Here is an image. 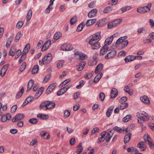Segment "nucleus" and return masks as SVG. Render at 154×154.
Segmentation results:
<instances>
[{
  "instance_id": "f704fd0d",
  "label": "nucleus",
  "mask_w": 154,
  "mask_h": 154,
  "mask_svg": "<svg viewBox=\"0 0 154 154\" xmlns=\"http://www.w3.org/2000/svg\"><path fill=\"white\" fill-rule=\"evenodd\" d=\"M62 36V34L60 32H56L54 36V38L55 40L58 39Z\"/></svg>"
},
{
  "instance_id": "7ed1b4c3",
  "label": "nucleus",
  "mask_w": 154,
  "mask_h": 154,
  "mask_svg": "<svg viewBox=\"0 0 154 154\" xmlns=\"http://www.w3.org/2000/svg\"><path fill=\"white\" fill-rule=\"evenodd\" d=\"M137 116L138 119L143 122L148 121L149 119L148 115L144 111L137 112Z\"/></svg>"
},
{
  "instance_id": "680f3d73",
  "label": "nucleus",
  "mask_w": 154,
  "mask_h": 154,
  "mask_svg": "<svg viewBox=\"0 0 154 154\" xmlns=\"http://www.w3.org/2000/svg\"><path fill=\"white\" fill-rule=\"evenodd\" d=\"M43 44V42L42 40H40L37 44L36 46V48L37 49L40 48L41 47L42 44Z\"/></svg>"
},
{
  "instance_id": "473e14b6",
  "label": "nucleus",
  "mask_w": 154,
  "mask_h": 154,
  "mask_svg": "<svg viewBox=\"0 0 154 154\" xmlns=\"http://www.w3.org/2000/svg\"><path fill=\"white\" fill-rule=\"evenodd\" d=\"M37 117L40 118L41 119H45L48 118V116L47 115L42 114H38L37 115Z\"/></svg>"
},
{
  "instance_id": "4468645a",
  "label": "nucleus",
  "mask_w": 154,
  "mask_h": 154,
  "mask_svg": "<svg viewBox=\"0 0 154 154\" xmlns=\"http://www.w3.org/2000/svg\"><path fill=\"white\" fill-rule=\"evenodd\" d=\"M61 49L63 51H69L72 49V47L69 44H64L61 47Z\"/></svg>"
},
{
  "instance_id": "79ce46f5",
  "label": "nucleus",
  "mask_w": 154,
  "mask_h": 154,
  "mask_svg": "<svg viewBox=\"0 0 154 154\" xmlns=\"http://www.w3.org/2000/svg\"><path fill=\"white\" fill-rule=\"evenodd\" d=\"M77 148L78 149L76 151V152L77 154H80L83 150L82 147L81 145L79 144Z\"/></svg>"
},
{
  "instance_id": "5701e85b",
  "label": "nucleus",
  "mask_w": 154,
  "mask_h": 154,
  "mask_svg": "<svg viewBox=\"0 0 154 154\" xmlns=\"http://www.w3.org/2000/svg\"><path fill=\"white\" fill-rule=\"evenodd\" d=\"M103 68V64L101 63L99 64L96 67L94 72L97 74L100 71L102 70Z\"/></svg>"
},
{
  "instance_id": "ddd939ff",
  "label": "nucleus",
  "mask_w": 154,
  "mask_h": 154,
  "mask_svg": "<svg viewBox=\"0 0 154 154\" xmlns=\"http://www.w3.org/2000/svg\"><path fill=\"white\" fill-rule=\"evenodd\" d=\"M137 146L143 151L145 150L146 149V146L145 144V142L143 141H141L139 143L137 144Z\"/></svg>"
},
{
  "instance_id": "864d4df0",
  "label": "nucleus",
  "mask_w": 154,
  "mask_h": 154,
  "mask_svg": "<svg viewBox=\"0 0 154 154\" xmlns=\"http://www.w3.org/2000/svg\"><path fill=\"white\" fill-rule=\"evenodd\" d=\"M17 108V105L13 106L11 108V111L12 113H14L15 112Z\"/></svg>"
},
{
  "instance_id": "9d476101",
  "label": "nucleus",
  "mask_w": 154,
  "mask_h": 154,
  "mask_svg": "<svg viewBox=\"0 0 154 154\" xmlns=\"http://www.w3.org/2000/svg\"><path fill=\"white\" fill-rule=\"evenodd\" d=\"M138 34L143 33L144 34H146L148 33V30L146 29L144 27L140 28L138 29L137 31Z\"/></svg>"
},
{
  "instance_id": "6e6d98bb",
  "label": "nucleus",
  "mask_w": 154,
  "mask_h": 154,
  "mask_svg": "<svg viewBox=\"0 0 154 154\" xmlns=\"http://www.w3.org/2000/svg\"><path fill=\"white\" fill-rule=\"evenodd\" d=\"M64 93L63 90L61 88V89L59 90L57 92V95L58 96L62 95Z\"/></svg>"
},
{
  "instance_id": "3c124183",
  "label": "nucleus",
  "mask_w": 154,
  "mask_h": 154,
  "mask_svg": "<svg viewBox=\"0 0 154 154\" xmlns=\"http://www.w3.org/2000/svg\"><path fill=\"white\" fill-rule=\"evenodd\" d=\"M128 104L127 103H125L122 104L120 106V108L121 109H124L128 106Z\"/></svg>"
},
{
  "instance_id": "338daca9",
  "label": "nucleus",
  "mask_w": 154,
  "mask_h": 154,
  "mask_svg": "<svg viewBox=\"0 0 154 154\" xmlns=\"http://www.w3.org/2000/svg\"><path fill=\"white\" fill-rule=\"evenodd\" d=\"M6 71H7L5 70L4 69L2 68L0 71V75L2 76H4Z\"/></svg>"
},
{
  "instance_id": "7c9ffc66",
  "label": "nucleus",
  "mask_w": 154,
  "mask_h": 154,
  "mask_svg": "<svg viewBox=\"0 0 154 154\" xmlns=\"http://www.w3.org/2000/svg\"><path fill=\"white\" fill-rule=\"evenodd\" d=\"M85 25V24L84 23H81L78 26L77 30L78 32L81 31L83 29Z\"/></svg>"
},
{
  "instance_id": "5fc2aeb1",
  "label": "nucleus",
  "mask_w": 154,
  "mask_h": 154,
  "mask_svg": "<svg viewBox=\"0 0 154 154\" xmlns=\"http://www.w3.org/2000/svg\"><path fill=\"white\" fill-rule=\"evenodd\" d=\"M30 48V45L29 44H27L24 47L23 50L26 52L28 53Z\"/></svg>"
},
{
  "instance_id": "c03bdc74",
  "label": "nucleus",
  "mask_w": 154,
  "mask_h": 154,
  "mask_svg": "<svg viewBox=\"0 0 154 154\" xmlns=\"http://www.w3.org/2000/svg\"><path fill=\"white\" fill-rule=\"evenodd\" d=\"M70 81V80L69 79H67L62 82L61 84H60V85L61 87H63V86L65 85H66L68 83H69Z\"/></svg>"
},
{
  "instance_id": "a211bd4d",
  "label": "nucleus",
  "mask_w": 154,
  "mask_h": 154,
  "mask_svg": "<svg viewBox=\"0 0 154 154\" xmlns=\"http://www.w3.org/2000/svg\"><path fill=\"white\" fill-rule=\"evenodd\" d=\"M113 39V35H112L107 38L104 42V45L108 46L110 44Z\"/></svg>"
},
{
  "instance_id": "39448f33",
  "label": "nucleus",
  "mask_w": 154,
  "mask_h": 154,
  "mask_svg": "<svg viewBox=\"0 0 154 154\" xmlns=\"http://www.w3.org/2000/svg\"><path fill=\"white\" fill-rule=\"evenodd\" d=\"M145 142L147 143L151 148L154 147V144L151 141L150 138L148 134L145 135L143 137Z\"/></svg>"
},
{
  "instance_id": "2eb2a0df",
  "label": "nucleus",
  "mask_w": 154,
  "mask_h": 154,
  "mask_svg": "<svg viewBox=\"0 0 154 154\" xmlns=\"http://www.w3.org/2000/svg\"><path fill=\"white\" fill-rule=\"evenodd\" d=\"M40 135L44 139H49L50 138L49 134L47 132H45L43 131H42L40 132Z\"/></svg>"
},
{
  "instance_id": "0eeeda50",
  "label": "nucleus",
  "mask_w": 154,
  "mask_h": 154,
  "mask_svg": "<svg viewBox=\"0 0 154 154\" xmlns=\"http://www.w3.org/2000/svg\"><path fill=\"white\" fill-rule=\"evenodd\" d=\"M51 40H48L46 41L42 48V51H44L47 50L51 45Z\"/></svg>"
},
{
  "instance_id": "ea45409f",
  "label": "nucleus",
  "mask_w": 154,
  "mask_h": 154,
  "mask_svg": "<svg viewBox=\"0 0 154 154\" xmlns=\"http://www.w3.org/2000/svg\"><path fill=\"white\" fill-rule=\"evenodd\" d=\"M38 121V120L36 119L32 118L29 119V122L30 123L34 124L37 123Z\"/></svg>"
},
{
  "instance_id": "f8f14e48",
  "label": "nucleus",
  "mask_w": 154,
  "mask_h": 154,
  "mask_svg": "<svg viewBox=\"0 0 154 154\" xmlns=\"http://www.w3.org/2000/svg\"><path fill=\"white\" fill-rule=\"evenodd\" d=\"M137 58V57L132 55H129L126 57L124 60L125 62L127 63L128 62L131 61L135 60Z\"/></svg>"
},
{
  "instance_id": "f3484780",
  "label": "nucleus",
  "mask_w": 154,
  "mask_h": 154,
  "mask_svg": "<svg viewBox=\"0 0 154 154\" xmlns=\"http://www.w3.org/2000/svg\"><path fill=\"white\" fill-rule=\"evenodd\" d=\"M140 99L145 104H149L150 103V102L148 97L146 96L141 97Z\"/></svg>"
},
{
  "instance_id": "f03ea898",
  "label": "nucleus",
  "mask_w": 154,
  "mask_h": 154,
  "mask_svg": "<svg viewBox=\"0 0 154 154\" xmlns=\"http://www.w3.org/2000/svg\"><path fill=\"white\" fill-rule=\"evenodd\" d=\"M52 59V54L51 53H48L46 54L42 59L41 62L39 61L40 64L41 65L43 64L47 65L50 63Z\"/></svg>"
},
{
  "instance_id": "13d9d810",
  "label": "nucleus",
  "mask_w": 154,
  "mask_h": 154,
  "mask_svg": "<svg viewBox=\"0 0 154 154\" xmlns=\"http://www.w3.org/2000/svg\"><path fill=\"white\" fill-rule=\"evenodd\" d=\"M57 84L55 83H54L51 84L48 87L51 89L52 90H53L55 88Z\"/></svg>"
},
{
  "instance_id": "412c9836",
  "label": "nucleus",
  "mask_w": 154,
  "mask_h": 154,
  "mask_svg": "<svg viewBox=\"0 0 154 154\" xmlns=\"http://www.w3.org/2000/svg\"><path fill=\"white\" fill-rule=\"evenodd\" d=\"M97 10L96 9H94L91 10L88 14V17H89L91 18L94 17L97 12Z\"/></svg>"
},
{
  "instance_id": "49530a36",
  "label": "nucleus",
  "mask_w": 154,
  "mask_h": 154,
  "mask_svg": "<svg viewBox=\"0 0 154 154\" xmlns=\"http://www.w3.org/2000/svg\"><path fill=\"white\" fill-rule=\"evenodd\" d=\"M33 84L34 81L32 79L30 80L27 86L28 87V88H29L30 89H31L33 85Z\"/></svg>"
},
{
  "instance_id": "09e8293b",
  "label": "nucleus",
  "mask_w": 154,
  "mask_h": 154,
  "mask_svg": "<svg viewBox=\"0 0 154 154\" xmlns=\"http://www.w3.org/2000/svg\"><path fill=\"white\" fill-rule=\"evenodd\" d=\"M127 100V98L126 97H123L120 98L119 101L120 103H123L125 102Z\"/></svg>"
},
{
  "instance_id": "a18cd8bd",
  "label": "nucleus",
  "mask_w": 154,
  "mask_h": 154,
  "mask_svg": "<svg viewBox=\"0 0 154 154\" xmlns=\"http://www.w3.org/2000/svg\"><path fill=\"white\" fill-rule=\"evenodd\" d=\"M77 20L76 17V16L73 17L71 18L70 21V23L71 25H72L74 24Z\"/></svg>"
},
{
  "instance_id": "bb28decb",
  "label": "nucleus",
  "mask_w": 154,
  "mask_h": 154,
  "mask_svg": "<svg viewBox=\"0 0 154 154\" xmlns=\"http://www.w3.org/2000/svg\"><path fill=\"white\" fill-rule=\"evenodd\" d=\"M13 38V36H11L8 38L6 44V47L7 48H9Z\"/></svg>"
},
{
  "instance_id": "9b49d317",
  "label": "nucleus",
  "mask_w": 154,
  "mask_h": 154,
  "mask_svg": "<svg viewBox=\"0 0 154 154\" xmlns=\"http://www.w3.org/2000/svg\"><path fill=\"white\" fill-rule=\"evenodd\" d=\"M108 51V46L106 45L104 46L100 50V55H103L105 54Z\"/></svg>"
},
{
  "instance_id": "cd10ccee",
  "label": "nucleus",
  "mask_w": 154,
  "mask_h": 154,
  "mask_svg": "<svg viewBox=\"0 0 154 154\" xmlns=\"http://www.w3.org/2000/svg\"><path fill=\"white\" fill-rule=\"evenodd\" d=\"M86 64V62L85 61L81 62L79 64V67L77 68V70L78 71H81L82 70Z\"/></svg>"
},
{
  "instance_id": "72a5a7b5",
  "label": "nucleus",
  "mask_w": 154,
  "mask_h": 154,
  "mask_svg": "<svg viewBox=\"0 0 154 154\" xmlns=\"http://www.w3.org/2000/svg\"><path fill=\"white\" fill-rule=\"evenodd\" d=\"M47 106L46 101H44L40 105L39 108L41 109H43L44 108L45 109L47 110Z\"/></svg>"
},
{
  "instance_id": "603ef678",
  "label": "nucleus",
  "mask_w": 154,
  "mask_h": 154,
  "mask_svg": "<svg viewBox=\"0 0 154 154\" xmlns=\"http://www.w3.org/2000/svg\"><path fill=\"white\" fill-rule=\"evenodd\" d=\"M70 112L68 110H66L64 112V116L65 117L67 118L70 115Z\"/></svg>"
},
{
  "instance_id": "2f4dec72",
  "label": "nucleus",
  "mask_w": 154,
  "mask_h": 154,
  "mask_svg": "<svg viewBox=\"0 0 154 154\" xmlns=\"http://www.w3.org/2000/svg\"><path fill=\"white\" fill-rule=\"evenodd\" d=\"M39 66L37 65H35L34 66L32 71V74H35L38 72V71Z\"/></svg>"
},
{
  "instance_id": "69168bd1",
  "label": "nucleus",
  "mask_w": 154,
  "mask_h": 154,
  "mask_svg": "<svg viewBox=\"0 0 154 154\" xmlns=\"http://www.w3.org/2000/svg\"><path fill=\"white\" fill-rule=\"evenodd\" d=\"M138 151L136 148H133L131 153V154H139Z\"/></svg>"
},
{
  "instance_id": "774afa93",
  "label": "nucleus",
  "mask_w": 154,
  "mask_h": 154,
  "mask_svg": "<svg viewBox=\"0 0 154 154\" xmlns=\"http://www.w3.org/2000/svg\"><path fill=\"white\" fill-rule=\"evenodd\" d=\"M137 11L138 12L140 13H144L143 7H141L137 9Z\"/></svg>"
},
{
  "instance_id": "052dcab7",
  "label": "nucleus",
  "mask_w": 154,
  "mask_h": 154,
  "mask_svg": "<svg viewBox=\"0 0 154 154\" xmlns=\"http://www.w3.org/2000/svg\"><path fill=\"white\" fill-rule=\"evenodd\" d=\"M129 43L128 40L125 41L123 42H122V43L121 44L122 46V48H124L127 46Z\"/></svg>"
},
{
  "instance_id": "f257e3e1",
  "label": "nucleus",
  "mask_w": 154,
  "mask_h": 154,
  "mask_svg": "<svg viewBox=\"0 0 154 154\" xmlns=\"http://www.w3.org/2000/svg\"><path fill=\"white\" fill-rule=\"evenodd\" d=\"M100 33V32H98L90 37L89 44L92 46V49H97L100 48V43L98 41L101 38Z\"/></svg>"
},
{
  "instance_id": "4d7b16f0",
  "label": "nucleus",
  "mask_w": 154,
  "mask_h": 154,
  "mask_svg": "<svg viewBox=\"0 0 154 154\" xmlns=\"http://www.w3.org/2000/svg\"><path fill=\"white\" fill-rule=\"evenodd\" d=\"M105 97V94L101 92L100 94L99 97L101 101H103L104 100Z\"/></svg>"
},
{
  "instance_id": "6e6552de",
  "label": "nucleus",
  "mask_w": 154,
  "mask_h": 154,
  "mask_svg": "<svg viewBox=\"0 0 154 154\" xmlns=\"http://www.w3.org/2000/svg\"><path fill=\"white\" fill-rule=\"evenodd\" d=\"M116 54V51L113 50L108 53L105 56V59H108L111 57H114Z\"/></svg>"
},
{
  "instance_id": "37998d69",
  "label": "nucleus",
  "mask_w": 154,
  "mask_h": 154,
  "mask_svg": "<svg viewBox=\"0 0 154 154\" xmlns=\"http://www.w3.org/2000/svg\"><path fill=\"white\" fill-rule=\"evenodd\" d=\"M26 66V63L25 62L22 63L20 68V71L23 72L25 69Z\"/></svg>"
},
{
  "instance_id": "c9c22d12",
  "label": "nucleus",
  "mask_w": 154,
  "mask_h": 154,
  "mask_svg": "<svg viewBox=\"0 0 154 154\" xmlns=\"http://www.w3.org/2000/svg\"><path fill=\"white\" fill-rule=\"evenodd\" d=\"M113 135V133H112L111 134H110L109 133H108L106 138V142H109L112 136Z\"/></svg>"
},
{
  "instance_id": "393cba45",
  "label": "nucleus",
  "mask_w": 154,
  "mask_h": 154,
  "mask_svg": "<svg viewBox=\"0 0 154 154\" xmlns=\"http://www.w3.org/2000/svg\"><path fill=\"white\" fill-rule=\"evenodd\" d=\"M127 38V37L126 36L120 37L117 40L116 44H121L122 43V42L126 40V39Z\"/></svg>"
},
{
  "instance_id": "0e129e2a",
  "label": "nucleus",
  "mask_w": 154,
  "mask_h": 154,
  "mask_svg": "<svg viewBox=\"0 0 154 154\" xmlns=\"http://www.w3.org/2000/svg\"><path fill=\"white\" fill-rule=\"evenodd\" d=\"M34 97L32 96H29L26 98V100H27V103H29L32 101L33 100Z\"/></svg>"
},
{
  "instance_id": "c756f323",
  "label": "nucleus",
  "mask_w": 154,
  "mask_h": 154,
  "mask_svg": "<svg viewBox=\"0 0 154 154\" xmlns=\"http://www.w3.org/2000/svg\"><path fill=\"white\" fill-rule=\"evenodd\" d=\"M32 14V11L31 9L28 11L26 16L27 22L29 21L31 18Z\"/></svg>"
},
{
  "instance_id": "4be33fe9",
  "label": "nucleus",
  "mask_w": 154,
  "mask_h": 154,
  "mask_svg": "<svg viewBox=\"0 0 154 154\" xmlns=\"http://www.w3.org/2000/svg\"><path fill=\"white\" fill-rule=\"evenodd\" d=\"M103 75V74L102 72L99 73L95 77L94 81V83H96L99 82L100 79L102 77Z\"/></svg>"
},
{
  "instance_id": "aec40b11",
  "label": "nucleus",
  "mask_w": 154,
  "mask_h": 154,
  "mask_svg": "<svg viewBox=\"0 0 154 154\" xmlns=\"http://www.w3.org/2000/svg\"><path fill=\"white\" fill-rule=\"evenodd\" d=\"M16 50V47L15 46H11L9 53V55L11 56H14L17 51Z\"/></svg>"
},
{
  "instance_id": "6ab92c4d",
  "label": "nucleus",
  "mask_w": 154,
  "mask_h": 154,
  "mask_svg": "<svg viewBox=\"0 0 154 154\" xmlns=\"http://www.w3.org/2000/svg\"><path fill=\"white\" fill-rule=\"evenodd\" d=\"M47 104V109H49L54 107L55 106V104L54 103L51 101H46Z\"/></svg>"
},
{
  "instance_id": "a19ab883",
  "label": "nucleus",
  "mask_w": 154,
  "mask_h": 154,
  "mask_svg": "<svg viewBox=\"0 0 154 154\" xmlns=\"http://www.w3.org/2000/svg\"><path fill=\"white\" fill-rule=\"evenodd\" d=\"M21 35V32H19L15 37L14 41L15 42H17L20 38Z\"/></svg>"
},
{
  "instance_id": "58836bf2",
  "label": "nucleus",
  "mask_w": 154,
  "mask_h": 154,
  "mask_svg": "<svg viewBox=\"0 0 154 154\" xmlns=\"http://www.w3.org/2000/svg\"><path fill=\"white\" fill-rule=\"evenodd\" d=\"M112 9V7L110 6H108L106 7L104 10L103 12L104 13H107L111 11Z\"/></svg>"
},
{
  "instance_id": "dca6fc26",
  "label": "nucleus",
  "mask_w": 154,
  "mask_h": 154,
  "mask_svg": "<svg viewBox=\"0 0 154 154\" xmlns=\"http://www.w3.org/2000/svg\"><path fill=\"white\" fill-rule=\"evenodd\" d=\"M106 23V19H103L101 20L98 21L96 26H97V27H100L102 26Z\"/></svg>"
},
{
  "instance_id": "bf43d9fd",
  "label": "nucleus",
  "mask_w": 154,
  "mask_h": 154,
  "mask_svg": "<svg viewBox=\"0 0 154 154\" xmlns=\"http://www.w3.org/2000/svg\"><path fill=\"white\" fill-rule=\"evenodd\" d=\"M23 23L22 21H19L16 25V27L17 28H20L22 27L23 25Z\"/></svg>"
},
{
  "instance_id": "b1692460",
  "label": "nucleus",
  "mask_w": 154,
  "mask_h": 154,
  "mask_svg": "<svg viewBox=\"0 0 154 154\" xmlns=\"http://www.w3.org/2000/svg\"><path fill=\"white\" fill-rule=\"evenodd\" d=\"M131 134L130 133H128L126 134L124 137V143H128L131 139Z\"/></svg>"
},
{
  "instance_id": "de8ad7c7",
  "label": "nucleus",
  "mask_w": 154,
  "mask_h": 154,
  "mask_svg": "<svg viewBox=\"0 0 154 154\" xmlns=\"http://www.w3.org/2000/svg\"><path fill=\"white\" fill-rule=\"evenodd\" d=\"M126 53L125 51H122L119 53L118 56L120 57H125L126 56Z\"/></svg>"
},
{
  "instance_id": "a878e982",
  "label": "nucleus",
  "mask_w": 154,
  "mask_h": 154,
  "mask_svg": "<svg viewBox=\"0 0 154 154\" xmlns=\"http://www.w3.org/2000/svg\"><path fill=\"white\" fill-rule=\"evenodd\" d=\"M96 21V19L89 20H88L86 22V25L87 26H89L92 25Z\"/></svg>"
},
{
  "instance_id": "8fccbe9b",
  "label": "nucleus",
  "mask_w": 154,
  "mask_h": 154,
  "mask_svg": "<svg viewBox=\"0 0 154 154\" xmlns=\"http://www.w3.org/2000/svg\"><path fill=\"white\" fill-rule=\"evenodd\" d=\"M93 72H91L89 73L86 74V75L85 76V78L86 79H89L91 78L93 75Z\"/></svg>"
},
{
  "instance_id": "423d86ee",
  "label": "nucleus",
  "mask_w": 154,
  "mask_h": 154,
  "mask_svg": "<svg viewBox=\"0 0 154 154\" xmlns=\"http://www.w3.org/2000/svg\"><path fill=\"white\" fill-rule=\"evenodd\" d=\"M24 117V116L23 114L19 113L17 114L13 118L12 121L13 122H14L18 120L23 119Z\"/></svg>"
},
{
  "instance_id": "e2e57ef3",
  "label": "nucleus",
  "mask_w": 154,
  "mask_h": 154,
  "mask_svg": "<svg viewBox=\"0 0 154 154\" xmlns=\"http://www.w3.org/2000/svg\"><path fill=\"white\" fill-rule=\"evenodd\" d=\"M152 42V39H146L143 40V43L144 44H149Z\"/></svg>"
},
{
  "instance_id": "1a4fd4ad",
  "label": "nucleus",
  "mask_w": 154,
  "mask_h": 154,
  "mask_svg": "<svg viewBox=\"0 0 154 154\" xmlns=\"http://www.w3.org/2000/svg\"><path fill=\"white\" fill-rule=\"evenodd\" d=\"M118 95V92L117 90L115 88H113L111 91L110 96L111 98L112 99L115 98Z\"/></svg>"
},
{
  "instance_id": "c85d7f7f",
  "label": "nucleus",
  "mask_w": 154,
  "mask_h": 154,
  "mask_svg": "<svg viewBox=\"0 0 154 154\" xmlns=\"http://www.w3.org/2000/svg\"><path fill=\"white\" fill-rule=\"evenodd\" d=\"M122 19H119L116 20H115L110 22L112 23V26H113V27H114L117 25H118L122 21Z\"/></svg>"
},
{
  "instance_id": "4c0bfd02",
  "label": "nucleus",
  "mask_w": 154,
  "mask_h": 154,
  "mask_svg": "<svg viewBox=\"0 0 154 154\" xmlns=\"http://www.w3.org/2000/svg\"><path fill=\"white\" fill-rule=\"evenodd\" d=\"M131 119V116L129 115L126 116L122 119V121L124 122H127Z\"/></svg>"
},
{
  "instance_id": "e433bc0d",
  "label": "nucleus",
  "mask_w": 154,
  "mask_h": 154,
  "mask_svg": "<svg viewBox=\"0 0 154 154\" xmlns=\"http://www.w3.org/2000/svg\"><path fill=\"white\" fill-rule=\"evenodd\" d=\"M23 92L24 88L23 87H22L20 90V91H19L16 95V98H20L22 95Z\"/></svg>"
},
{
  "instance_id": "20e7f679",
  "label": "nucleus",
  "mask_w": 154,
  "mask_h": 154,
  "mask_svg": "<svg viewBox=\"0 0 154 154\" xmlns=\"http://www.w3.org/2000/svg\"><path fill=\"white\" fill-rule=\"evenodd\" d=\"M75 58L77 60H84L86 59L87 57V55L83 53L78 51L76 52L75 54Z\"/></svg>"
}]
</instances>
